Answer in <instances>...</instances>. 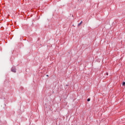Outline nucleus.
<instances>
[{
  "instance_id": "obj_1",
  "label": "nucleus",
  "mask_w": 125,
  "mask_h": 125,
  "mask_svg": "<svg viewBox=\"0 0 125 125\" xmlns=\"http://www.w3.org/2000/svg\"><path fill=\"white\" fill-rule=\"evenodd\" d=\"M11 72H13V73H15L16 72V71L15 70V68H11Z\"/></svg>"
},
{
  "instance_id": "obj_5",
  "label": "nucleus",
  "mask_w": 125,
  "mask_h": 125,
  "mask_svg": "<svg viewBox=\"0 0 125 125\" xmlns=\"http://www.w3.org/2000/svg\"><path fill=\"white\" fill-rule=\"evenodd\" d=\"M46 77H48V75H46Z\"/></svg>"
},
{
  "instance_id": "obj_3",
  "label": "nucleus",
  "mask_w": 125,
  "mask_h": 125,
  "mask_svg": "<svg viewBox=\"0 0 125 125\" xmlns=\"http://www.w3.org/2000/svg\"><path fill=\"white\" fill-rule=\"evenodd\" d=\"M122 85L123 86L125 85V82H123V83H122Z\"/></svg>"
},
{
  "instance_id": "obj_4",
  "label": "nucleus",
  "mask_w": 125,
  "mask_h": 125,
  "mask_svg": "<svg viewBox=\"0 0 125 125\" xmlns=\"http://www.w3.org/2000/svg\"><path fill=\"white\" fill-rule=\"evenodd\" d=\"M90 98L87 99V101H88V102H90Z\"/></svg>"
},
{
  "instance_id": "obj_2",
  "label": "nucleus",
  "mask_w": 125,
  "mask_h": 125,
  "mask_svg": "<svg viewBox=\"0 0 125 125\" xmlns=\"http://www.w3.org/2000/svg\"><path fill=\"white\" fill-rule=\"evenodd\" d=\"M82 23H83V21H81V22H80V23L78 24V26H80L81 25V24H82Z\"/></svg>"
},
{
  "instance_id": "obj_7",
  "label": "nucleus",
  "mask_w": 125,
  "mask_h": 125,
  "mask_svg": "<svg viewBox=\"0 0 125 125\" xmlns=\"http://www.w3.org/2000/svg\"><path fill=\"white\" fill-rule=\"evenodd\" d=\"M106 75H108V74H107V73H106Z\"/></svg>"
},
{
  "instance_id": "obj_6",
  "label": "nucleus",
  "mask_w": 125,
  "mask_h": 125,
  "mask_svg": "<svg viewBox=\"0 0 125 125\" xmlns=\"http://www.w3.org/2000/svg\"><path fill=\"white\" fill-rule=\"evenodd\" d=\"M124 22H125V20L124 21Z\"/></svg>"
}]
</instances>
